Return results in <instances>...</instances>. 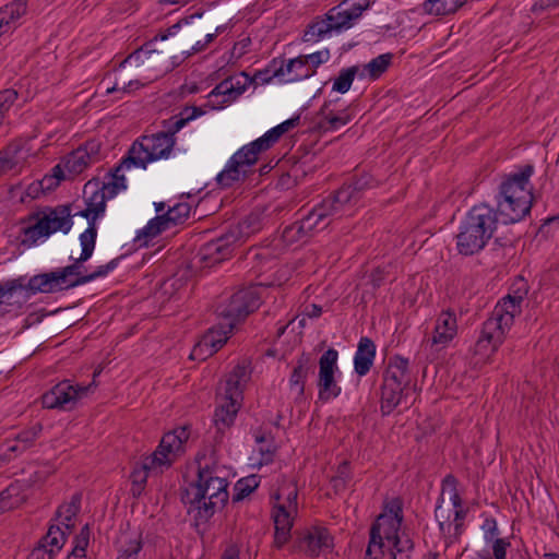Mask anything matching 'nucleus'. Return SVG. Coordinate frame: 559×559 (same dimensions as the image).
Listing matches in <instances>:
<instances>
[{"mask_svg":"<svg viewBox=\"0 0 559 559\" xmlns=\"http://www.w3.org/2000/svg\"><path fill=\"white\" fill-rule=\"evenodd\" d=\"M344 212L330 195L313 206L306 215L298 219L308 236L325 229L334 218L344 216Z\"/></svg>","mask_w":559,"mask_h":559,"instance_id":"obj_14","label":"nucleus"},{"mask_svg":"<svg viewBox=\"0 0 559 559\" xmlns=\"http://www.w3.org/2000/svg\"><path fill=\"white\" fill-rule=\"evenodd\" d=\"M230 333L231 332H229V329L227 328V322L221 324L219 328L210 329L207 333L204 334L201 342L193 348L191 356L193 357L198 352H202L203 348H206L207 355H213L223 347L228 340V334Z\"/></svg>","mask_w":559,"mask_h":559,"instance_id":"obj_31","label":"nucleus"},{"mask_svg":"<svg viewBox=\"0 0 559 559\" xmlns=\"http://www.w3.org/2000/svg\"><path fill=\"white\" fill-rule=\"evenodd\" d=\"M22 148V141H13L0 151V175L15 168L19 163L17 156H20Z\"/></svg>","mask_w":559,"mask_h":559,"instance_id":"obj_45","label":"nucleus"},{"mask_svg":"<svg viewBox=\"0 0 559 559\" xmlns=\"http://www.w3.org/2000/svg\"><path fill=\"white\" fill-rule=\"evenodd\" d=\"M499 224L495 207L487 203L474 205L461 222L455 236L457 252L466 257L480 252L493 237Z\"/></svg>","mask_w":559,"mask_h":559,"instance_id":"obj_3","label":"nucleus"},{"mask_svg":"<svg viewBox=\"0 0 559 559\" xmlns=\"http://www.w3.org/2000/svg\"><path fill=\"white\" fill-rule=\"evenodd\" d=\"M313 368L314 364L310 354L302 353L297 358L289 378V386L292 390H296L298 396L304 395L306 379L313 371Z\"/></svg>","mask_w":559,"mask_h":559,"instance_id":"obj_32","label":"nucleus"},{"mask_svg":"<svg viewBox=\"0 0 559 559\" xmlns=\"http://www.w3.org/2000/svg\"><path fill=\"white\" fill-rule=\"evenodd\" d=\"M259 154L258 150L251 147V143L241 147L231 156L226 168L217 175L216 180L218 185L227 188L241 177H245L248 168L258 162Z\"/></svg>","mask_w":559,"mask_h":559,"instance_id":"obj_15","label":"nucleus"},{"mask_svg":"<svg viewBox=\"0 0 559 559\" xmlns=\"http://www.w3.org/2000/svg\"><path fill=\"white\" fill-rule=\"evenodd\" d=\"M31 297V290L23 276L0 284V313L20 311Z\"/></svg>","mask_w":559,"mask_h":559,"instance_id":"obj_16","label":"nucleus"},{"mask_svg":"<svg viewBox=\"0 0 559 559\" xmlns=\"http://www.w3.org/2000/svg\"><path fill=\"white\" fill-rule=\"evenodd\" d=\"M25 500L19 484H11L0 492V514L17 508Z\"/></svg>","mask_w":559,"mask_h":559,"instance_id":"obj_44","label":"nucleus"},{"mask_svg":"<svg viewBox=\"0 0 559 559\" xmlns=\"http://www.w3.org/2000/svg\"><path fill=\"white\" fill-rule=\"evenodd\" d=\"M253 84V79L246 73L240 72L237 75L229 76L219 82L207 95V103L204 105L209 109H221L226 104L235 102L247 88Z\"/></svg>","mask_w":559,"mask_h":559,"instance_id":"obj_13","label":"nucleus"},{"mask_svg":"<svg viewBox=\"0 0 559 559\" xmlns=\"http://www.w3.org/2000/svg\"><path fill=\"white\" fill-rule=\"evenodd\" d=\"M457 324L455 314L450 311H443L438 317L433 335L432 345L444 347L456 335Z\"/></svg>","mask_w":559,"mask_h":559,"instance_id":"obj_28","label":"nucleus"},{"mask_svg":"<svg viewBox=\"0 0 559 559\" xmlns=\"http://www.w3.org/2000/svg\"><path fill=\"white\" fill-rule=\"evenodd\" d=\"M266 287L259 284L241 288L230 296L228 301L218 307V314L227 321L229 332L237 323L259 309Z\"/></svg>","mask_w":559,"mask_h":559,"instance_id":"obj_8","label":"nucleus"},{"mask_svg":"<svg viewBox=\"0 0 559 559\" xmlns=\"http://www.w3.org/2000/svg\"><path fill=\"white\" fill-rule=\"evenodd\" d=\"M66 542V533L57 525H51L45 536L39 540V545L48 550H53L56 556L62 548Z\"/></svg>","mask_w":559,"mask_h":559,"instance_id":"obj_48","label":"nucleus"},{"mask_svg":"<svg viewBox=\"0 0 559 559\" xmlns=\"http://www.w3.org/2000/svg\"><path fill=\"white\" fill-rule=\"evenodd\" d=\"M359 70L358 66L342 69L338 72V75L334 79L332 90L341 94L347 93L355 80V76L360 73Z\"/></svg>","mask_w":559,"mask_h":559,"instance_id":"obj_49","label":"nucleus"},{"mask_svg":"<svg viewBox=\"0 0 559 559\" xmlns=\"http://www.w3.org/2000/svg\"><path fill=\"white\" fill-rule=\"evenodd\" d=\"M260 485V477L258 475H249L240 478L234 487L233 501L238 502L253 492Z\"/></svg>","mask_w":559,"mask_h":559,"instance_id":"obj_50","label":"nucleus"},{"mask_svg":"<svg viewBox=\"0 0 559 559\" xmlns=\"http://www.w3.org/2000/svg\"><path fill=\"white\" fill-rule=\"evenodd\" d=\"M168 229H170V227L167 225L163 215H157L147 223V225L138 235L136 239H140L141 236L152 239Z\"/></svg>","mask_w":559,"mask_h":559,"instance_id":"obj_53","label":"nucleus"},{"mask_svg":"<svg viewBox=\"0 0 559 559\" xmlns=\"http://www.w3.org/2000/svg\"><path fill=\"white\" fill-rule=\"evenodd\" d=\"M176 144L175 138H169L162 131L142 135L133 142L129 153L135 159V167L145 169L148 163L168 158Z\"/></svg>","mask_w":559,"mask_h":559,"instance_id":"obj_9","label":"nucleus"},{"mask_svg":"<svg viewBox=\"0 0 559 559\" xmlns=\"http://www.w3.org/2000/svg\"><path fill=\"white\" fill-rule=\"evenodd\" d=\"M81 501L82 495L76 492L71 497L69 502H66L58 508L56 513L57 518L67 530H71L74 526L72 521L81 510Z\"/></svg>","mask_w":559,"mask_h":559,"instance_id":"obj_39","label":"nucleus"},{"mask_svg":"<svg viewBox=\"0 0 559 559\" xmlns=\"http://www.w3.org/2000/svg\"><path fill=\"white\" fill-rule=\"evenodd\" d=\"M280 138L277 134H274V130L271 129L265 132L262 136L251 142V147H254L260 153L269 150L273 144H275Z\"/></svg>","mask_w":559,"mask_h":559,"instance_id":"obj_63","label":"nucleus"},{"mask_svg":"<svg viewBox=\"0 0 559 559\" xmlns=\"http://www.w3.org/2000/svg\"><path fill=\"white\" fill-rule=\"evenodd\" d=\"M200 17L201 16H198L195 22H193L195 19L193 15L190 17L191 21L181 20L168 27L165 32L159 33L154 40H157L158 38L160 40H165L169 36H174L182 29L180 37L187 44V47H189V49L185 50L183 53L191 56L200 52L204 50L217 36V29L214 33H206V27L204 23L200 21Z\"/></svg>","mask_w":559,"mask_h":559,"instance_id":"obj_10","label":"nucleus"},{"mask_svg":"<svg viewBox=\"0 0 559 559\" xmlns=\"http://www.w3.org/2000/svg\"><path fill=\"white\" fill-rule=\"evenodd\" d=\"M142 535L123 534L121 537V545L118 549L117 559H139V554L142 550Z\"/></svg>","mask_w":559,"mask_h":559,"instance_id":"obj_37","label":"nucleus"},{"mask_svg":"<svg viewBox=\"0 0 559 559\" xmlns=\"http://www.w3.org/2000/svg\"><path fill=\"white\" fill-rule=\"evenodd\" d=\"M415 544L408 534L402 532L401 535L394 539L391 547L388 548L390 559H412Z\"/></svg>","mask_w":559,"mask_h":559,"instance_id":"obj_43","label":"nucleus"},{"mask_svg":"<svg viewBox=\"0 0 559 559\" xmlns=\"http://www.w3.org/2000/svg\"><path fill=\"white\" fill-rule=\"evenodd\" d=\"M100 145L96 141H88L73 151L66 159L64 167L72 175L81 174L91 164L97 160Z\"/></svg>","mask_w":559,"mask_h":559,"instance_id":"obj_23","label":"nucleus"},{"mask_svg":"<svg viewBox=\"0 0 559 559\" xmlns=\"http://www.w3.org/2000/svg\"><path fill=\"white\" fill-rule=\"evenodd\" d=\"M190 430L187 426L177 427L166 432L157 449L144 457L141 464H136L131 472V492L133 497H140L147 481L148 471L155 467H169L174 461L185 452V444L189 440Z\"/></svg>","mask_w":559,"mask_h":559,"instance_id":"obj_4","label":"nucleus"},{"mask_svg":"<svg viewBox=\"0 0 559 559\" xmlns=\"http://www.w3.org/2000/svg\"><path fill=\"white\" fill-rule=\"evenodd\" d=\"M385 543L386 539L379 534V527L371 526L365 559H383L386 551Z\"/></svg>","mask_w":559,"mask_h":559,"instance_id":"obj_46","label":"nucleus"},{"mask_svg":"<svg viewBox=\"0 0 559 559\" xmlns=\"http://www.w3.org/2000/svg\"><path fill=\"white\" fill-rule=\"evenodd\" d=\"M153 41H150L145 44L140 49L133 51L131 55H129L121 63L120 67H123L126 63H130L132 61H141L142 63L147 62H154L155 61V49L152 48Z\"/></svg>","mask_w":559,"mask_h":559,"instance_id":"obj_54","label":"nucleus"},{"mask_svg":"<svg viewBox=\"0 0 559 559\" xmlns=\"http://www.w3.org/2000/svg\"><path fill=\"white\" fill-rule=\"evenodd\" d=\"M380 390V411L383 416H389L408 395V359L399 355L389 359Z\"/></svg>","mask_w":559,"mask_h":559,"instance_id":"obj_7","label":"nucleus"},{"mask_svg":"<svg viewBox=\"0 0 559 559\" xmlns=\"http://www.w3.org/2000/svg\"><path fill=\"white\" fill-rule=\"evenodd\" d=\"M522 301V294L506 296L497 304L487 320L496 322V325H500L508 332L514 322L515 314L520 312Z\"/></svg>","mask_w":559,"mask_h":559,"instance_id":"obj_22","label":"nucleus"},{"mask_svg":"<svg viewBox=\"0 0 559 559\" xmlns=\"http://www.w3.org/2000/svg\"><path fill=\"white\" fill-rule=\"evenodd\" d=\"M329 106L330 102H325L319 111V115L324 116V119L329 123V130H336L340 127L347 124L352 120V116L347 112V110H343L340 114H326Z\"/></svg>","mask_w":559,"mask_h":559,"instance_id":"obj_52","label":"nucleus"},{"mask_svg":"<svg viewBox=\"0 0 559 559\" xmlns=\"http://www.w3.org/2000/svg\"><path fill=\"white\" fill-rule=\"evenodd\" d=\"M267 223L269 216L265 214V209L254 207L236 226L230 227L228 233L235 237L236 243L241 246L250 236L262 230Z\"/></svg>","mask_w":559,"mask_h":559,"instance_id":"obj_20","label":"nucleus"},{"mask_svg":"<svg viewBox=\"0 0 559 559\" xmlns=\"http://www.w3.org/2000/svg\"><path fill=\"white\" fill-rule=\"evenodd\" d=\"M94 385V382L81 385L71 380H63L43 394L41 404L49 409L71 411L87 396Z\"/></svg>","mask_w":559,"mask_h":559,"instance_id":"obj_11","label":"nucleus"},{"mask_svg":"<svg viewBox=\"0 0 559 559\" xmlns=\"http://www.w3.org/2000/svg\"><path fill=\"white\" fill-rule=\"evenodd\" d=\"M379 516H385L386 520H400L403 523V503L400 498H394L386 502L384 506V512Z\"/></svg>","mask_w":559,"mask_h":559,"instance_id":"obj_61","label":"nucleus"},{"mask_svg":"<svg viewBox=\"0 0 559 559\" xmlns=\"http://www.w3.org/2000/svg\"><path fill=\"white\" fill-rule=\"evenodd\" d=\"M282 239L285 243L292 245L308 239L299 221L286 226L282 231Z\"/></svg>","mask_w":559,"mask_h":559,"instance_id":"obj_55","label":"nucleus"},{"mask_svg":"<svg viewBox=\"0 0 559 559\" xmlns=\"http://www.w3.org/2000/svg\"><path fill=\"white\" fill-rule=\"evenodd\" d=\"M52 272L55 274L57 293L83 285V283H76L78 277H71L62 267Z\"/></svg>","mask_w":559,"mask_h":559,"instance_id":"obj_60","label":"nucleus"},{"mask_svg":"<svg viewBox=\"0 0 559 559\" xmlns=\"http://www.w3.org/2000/svg\"><path fill=\"white\" fill-rule=\"evenodd\" d=\"M393 55L382 53L373 59H371L368 63H366L361 71L359 70V76L365 78L368 76L370 80H378L392 63Z\"/></svg>","mask_w":559,"mask_h":559,"instance_id":"obj_35","label":"nucleus"},{"mask_svg":"<svg viewBox=\"0 0 559 559\" xmlns=\"http://www.w3.org/2000/svg\"><path fill=\"white\" fill-rule=\"evenodd\" d=\"M534 170L532 164H526L503 177L496 194L495 209L500 224H515L530 214L534 199L530 179Z\"/></svg>","mask_w":559,"mask_h":559,"instance_id":"obj_1","label":"nucleus"},{"mask_svg":"<svg viewBox=\"0 0 559 559\" xmlns=\"http://www.w3.org/2000/svg\"><path fill=\"white\" fill-rule=\"evenodd\" d=\"M274 78L283 80L284 78V59L274 58L270 63L262 70H258L251 79L253 84L263 85L270 83Z\"/></svg>","mask_w":559,"mask_h":559,"instance_id":"obj_38","label":"nucleus"},{"mask_svg":"<svg viewBox=\"0 0 559 559\" xmlns=\"http://www.w3.org/2000/svg\"><path fill=\"white\" fill-rule=\"evenodd\" d=\"M337 359L338 352L335 348H329L319 359L318 399L323 403L338 397L342 392L336 380V373H340Z\"/></svg>","mask_w":559,"mask_h":559,"instance_id":"obj_12","label":"nucleus"},{"mask_svg":"<svg viewBox=\"0 0 559 559\" xmlns=\"http://www.w3.org/2000/svg\"><path fill=\"white\" fill-rule=\"evenodd\" d=\"M329 57H330V55H329L328 50L317 51V52L306 55V56L301 55L305 68H307V66L310 64L313 68L312 70H314V71L322 63L326 62L329 60Z\"/></svg>","mask_w":559,"mask_h":559,"instance_id":"obj_64","label":"nucleus"},{"mask_svg":"<svg viewBox=\"0 0 559 559\" xmlns=\"http://www.w3.org/2000/svg\"><path fill=\"white\" fill-rule=\"evenodd\" d=\"M43 430L40 423H36L27 429L22 430L16 435L13 440L7 441L4 444L3 459L7 461L22 454L27 449L32 448L38 439Z\"/></svg>","mask_w":559,"mask_h":559,"instance_id":"obj_24","label":"nucleus"},{"mask_svg":"<svg viewBox=\"0 0 559 559\" xmlns=\"http://www.w3.org/2000/svg\"><path fill=\"white\" fill-rule=\"evenodd\" d=\"M121 258L122 257L112 259L107 264L97 266L96 270L91 274H86L85 276H79L76 283H83L84 285L86 283L95 281L96 278L105 277L109 272L114 271L118 266Z\"/></svg>","mask_w":559,"mask_h":559,"instance_id":"obj_57","label":"nucleus"},{"mask_svg":"<svg viewBox=\"0 0 559 559\" xmlns=\"http://www.w3.org/2000/svg\"><path fill=\"white\" fill-rule=\"evenodd\" d=\"M237 246L235 237L227 231L201 246L197 258L201 266L212 267L231 257Z\"/></svg>","mask_w":559,"mask_h":559,"instance_id":"obj_17","label":"nucleus"},{"mask_svg":"<svg viewBox=\"0 0 559 559\" xmlns=\"http://www.w3.org/2000/svg\"><path fill=\"white\" fill-rule=\"evenodd\" d=\"M223 397L225 403L219 405L214 414L215 423L229 426L234 423L242 400V382L227 377L224 385Z\"/></svg>","mask_w":559,"mask_h":559,"instance_id":"obj_19","label":"nucleus"},{"mask_svg":"<svg viewBox=\"0 0 559 559\" xmlns=\"http://www.w3.org/2000/svg\"><path fill=\"white\" fill-rule=\"evenodd\" d=\"M273 520H274V528L278 527L282 530L292 531L293 527V514L296 512L285 509L284 507L274 506L273 508Z\"/></svg>","mask_w":559,"mask_h":559,"instance_id":"obj_56","label":"nucleus"},{"mask_svg":"<svg viewBox=\"0 0 559 559\" xmlns=\"http://www.w3.org/2000/svg\"><path fill=\"white\" fill-rule=\"evenodd\" d=\"M227 487V479L216 476L212 468H199L197 480L182 490L181 501L188 508V513L194 512L198 524L206 523L227 503L229 498Z\"/></svg>","mask_w":559,"mask_h":559,"instance_id":"obj_2","label":"nucleus"},{"mask_svg":"<svg viewBox=\"0 0 559 559\" xmlns=\"http://www.w3.org/2000/svg\"><path fill=\"white\" fill-rule=\"evenodd\" d=\"M28 289L31 290L32 296L41 293V294H52L57 293L56 290V281L53 272L40 273L32 276L27 281Z\"/></svg>","mask_w":559,"mask_h":559,"instance_id":"obj_42","label":"nucleus"},{"mask_svg":"<svg viewBox=\"0 0 559 559\" xmlns=\"http://www.w3.org/2000/svg\"><path fill=\"white\" fill-rule=\"evenodd\" d=\"M104 191L99 189V180L93 179L85 183L83 189V197L85 204L94 210V217H100L106 210V201Z\"/></svg>","mask_w":559,"mask_h":559,"instance_id":"obj_34","label":"nucleus"},{"mask_svg":"<svg viewBox=\"0 0 559 559\" xmlns=\"http://www.w3.org/2000/svg\"><path fill=\"white\" fill-rule=\"evenodd\" d=\"M300 547L310 556H318L333 547V537L328 528L313 526L300 538Z\"/></svg>","mask_w":559,"mask_h":559,"instance_id":"obj_25","label":"nucleus"},{"mask_svg":"<svg viewBox=\"0 0 559 559\" xmlns=\"http://www.w3.org/2000/svg\"><path fill=\"white\" fill-rule=\"evenodd\" d=\"M372 182L373 180L370 175H361L350 182L344 183L331 197L345 215H350L354 206L362 198L364 192L372 187Z\"/></svg>","mask_w":559,"mask_h":559,"instance_id":"obj_18","label":"nucleus"},{"mask_svg":"<svg viewBox=\"0 0 559 559\" xmlns=\"http://www.w3.org/2000/svg\"><path fill=\"white\" fill-rule=\"evenodd\" d=\"M371 0H343L331 8L322 17H316L304 33L306 43L317 41L328 34L343 33L352 28L362 13L369 9Z\"/></svg>","mask_w":559,"mask_h":559,"instance_id":"obj_6","label":"nucleus"},{"mask_svg":"<svg viewBox=\"0 0 559 559\" xmlns=\"http://www.w3.org/2000/svg\"><path fill=\"white\" fill-rule=\"evenodd\" d=\"M191 207L188 203H177L163 215L167 225L173 228L180 224H183L190 215Z\"/></svg>","mask_w":559,"mask_h":559,"instance_id":"obj_51","label":"nucleus"},{"mask_svg":"<svg viewBox=\"0 0 559 559\" xmlns=\"http://www.w3.org/2000/svg\"><path fill=\"white\" fill-rule=\"evenodd\" d=\"M376 345L373 341L367 336L360 337L354 357L355 372L360 377L366 376L372 367Z\"/></svg>","mask_w":559,"mask_h":559,"instance_id":"obj_30","label":"nucleus"},{"mask_svg":"<svg viewBox=\"0 0 559 559\" xmlns=\"http://www.w3.org/2000/svg\"><path fill=\"white\" fill-rule=\"evenodd\" d=\"M467 0H425L423 10L432 15H449L455 13Z\"/></svg>","mask_w":559,"mask_h":559,"instance_id":"obj_36","label":"nucleus"},{"mask_svg":"<svg viewBox=\"0 0 559 559\" xmlns=\"http://www.w3.org/2000/svg\"><path fill=\"white\" fill-rule=\"evenodd\" d=\"M297 486L292 481H284L273 498L277 501L275 506L284 507L287 510L297 512Z\"/></svg>","mask_w":559,"mask_h":559,"instance_id":"obj_40","label":"nucleus"},{"mask_svg":"<svg viewBox=\"0 0 559 559\" xmlns=\"http://www.w3.org/2000/svg\"><path fill=\"white\" fill-rule=\"evenodd\" d=\"M206 109L204 106H187L178 115L162 121V126L164 128L162 132L169 138H175V134L180 131L189 121L204 115Z\"/></svg>","mask_w":559,"mask_h":559,"instance_id":"obj_29","label":"nucleus"},{"mask_svg":"<svg viewBox=\"0 0 559 559\" xmlns=\"http://www.w3.org/2000/svg\"><path fill=\"white\" fill-rule=\"evenodd\" d=\"M27 11L25 0H14L0 8V36L12 33L21 25Z\"/></svg>","mask_w":559,"mask_h":559,"instance_id":"obj_26","label":"nucleus"},{"mask_svg":"<svg viewBox=\"0 0 559 559\" xmlns=\"http://www.w3.org/2000/svg\"><path fill=\"white\" fill-rule=\"evenodd\" d=\"M371 526L379 527V534L391 545L401 535L402 523L400 520H386L385 516H378Z\"/></svg>","mask_w":559,"mask_h":559,"instance_id":"obj_47","label":"nucleus"},{"mask_svg":"<svg viewBox=\"0 0 559 559\" xmlns=\"http://www.w3.org/2000/svg\"><path fill=\"white\" fill-rule=\"evenodd\" d=\"M132 166H135V159L128 152L127 155L121 159L119 165L108 173L109 180L115 181L117 183L121 181L123 185H127L126 177L122 174V171L126 169H130Z\"/></svg>","mask_w":559,"mask_h":559,"instance_id":"obj_58","label":"nucleus"},{"mask_svg":"<svg viewBox=\"0 0 559 559\" xmlns=\"http://www.w3.org/2000/svg\"><path fill=\"white\" fill-rule=\"evenodd\" d=\"M496 324V322L488 320L483 323L480 335L474 346L475 355L487 357L503 343L507 331Z\"/></svg>","mask_w":559,"mask_h":559,"instance_id":"obj_21","label":"nucleus"},{"mask_svg":"<svg viewBox=\"0 0 559 559\" xmlns=\"http://www.w3.org/2000/svg\"><path fill=\"white\" fill-rule=\"evenodd\" d=\"M457 485H459V481L456 479V477L452 474H448L443 479H442V491H441V495L440 497L438 498V501H437V506H436V510H435V516L439 523V528L440 531H444V525H445V522L449 521L450 519V515H443L441 514V508H442V502H443V495L445 492L449 493L450 496V500L453 504V507L459 510V509H462V498L459 493V490H457Z\"/></svg>","mask_w":559,"mask_h":559,"instance_id":"obj_27","label":"nucleus"},{"mask_svg":"<svg viewBox=\"0 0 559 559\" xmlns=\"http://www.w3.org/2000/svg\"><path fill=\"white\" fill-rule=\"evenodd\" d=\"M17 100V92L13 88L0 91V114L7 116Z\"/></svg>","mask_w":559,"mask_h":559,"instance_id":"obj_62","label":"nucleus"},{"mask_svg":"<svg viewBox=\"0 0 559 559\" xmlns=\"http://www.w3.org/2000/svg\"><path fill=\"white\" fill-rule=\"evenodd\" d=\"M316 73L314 70H309L305 68L301 56L293 58L288 60L287 63L284 62V78L285 82H295L304 79H308Z\"/></svg>","mask_w":559,"mask_h":559,"instance_id":"obj_41","label":"nucleus"},{"mask_svg":"<svg viewBox=\"0 0 559 559\" xmlns=\"http://www.w3.org/2000/svg\"><path fill=\"white\" fill-rule=\"evenodd\" d=\"M85 235H80V243L82 247L81 254L70 265L62 267L71 277L84 276L81 272L83 263H85L93 254L95 249L94 230L90 229Z\"/></svg>","mask_w":559,"mask_h":559,"instance_id":"obj_33","label":"nucleus"},{"mask_svg":"<svg viewBox=\"0 0 559 559\" xmlns=\"http://www.w3.org/2000/svg\"><path fill=\"white\" fill-rule=\"evenodd\" d=\"M255 442L259 444V452L262 455L260 465L271 463L276 449L273 440L267 441L264 435L257 433Z\"/></svg>","mask_w":559,"mask_h":559,"instance_id":"obj_59","label":"nucleus"},{"mask_svg":"<svg viewBox=\"0 0 559 559\" xmlns=\"http://www.w3.org/2000/svg\"><path fill=\"white\" fill-rule=\"evenodd\" d=\"M20 245L31 248L38 240L47 239L50 235L62 231L68 234L72 228L71 204H60L55 207L45 206L21 221Z\"/></svg>","mask_w":559,"mask_h":559,"instance_id":"obj_5","label":"nucleus"}]
</instances>
